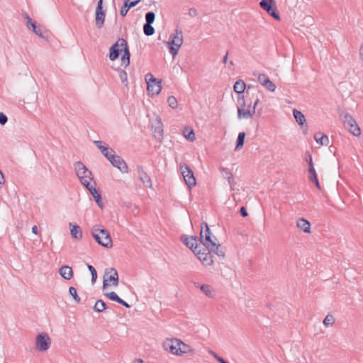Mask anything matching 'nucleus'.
Returning <instances> with one entry per match:
<instances>
[{
  "label": "nucleus",
  "instance_id": "obj_1",
  "mask_svg": "<svg viewBox=\"0 0 363 363\" xmlns=\"http://www.w3.org/2000/svg\"><path fill=\"white\" fill-rule=\"evenodd\" d=\"M199 239L202 240L204 247H209V249L218 257L222 258L225 257L224 252L220 249V245L218 243L217 238L212 235L206 222H203L201 224Z\"/></svg>",
  "mask_w": 363,
  "mask_h": 363
},
{
  "label": "nucleus",
  "instance_id": "obj_2",
  "mask_svg": "<svg viewBox=\"0 0 363 363\" xmlns=\"http://www.w3.org/2000/svg\"><path fill=\"white\" fill-rule=\"evenodd\" d=\"M121 52L123 55L121 57V65L128 67L130 64V52L126 40L119 38L110 48L109 59L112 61L117 59Z\"/></svg>",
  "mask_w": 363,
  "mask_h": 363
},
{
  "label": "nucleus",
  "instance_id": "obj_3",
  "mask_svg": "<svg viewBox=\"0 0 363 363\" xmlns=\"http://www.w3.org/2000/svg\"><path fill=\"white\" fill-rule=\"evenodd\" d=\"M91 235L96 241L103 247L111 248L113 246L110 233L104 228H99L96 225L91 228Z\"/></svg>",
  "mask_w": 363,
  "mask_h": 363
},
{
  "label": "nucleus",
  "instance_id": "obj_4",
  "mask_svg": "<svg viewBox=\"0 0 363 363\" xmlns=\"http://www.w3.org/2000/svg\"><path fill=\"white\" fill-rule=\"evenodd\" d=\"M183 33L181 30L177 29L175 32L171 34L169 40L168 41L169 52L173 57L176 56L179 50L183 44Z\"/></svg>",
  "mask_w": 363,
  "mask_h": 363
},
{
  "label": "nucleus",
  "instance_id": "obj_5",
  "mask_svg": "<svg viewBox=\"0 0 363 363\" xmlns=\"http://www.w3.org/2000/svg\"><path fill=\"white\" fill-rule=\"evenodd\" d=\"M344 127L353 135L359 136L361 130L354 118L348 113L341 115Z\"/></svg>",
  "mask_w": 363,
  "mask_h": 363
},
{
  "label": "nucleus",
  "instance_id": "obj_6",
  "mask_svg": "<svg viewBox=\"0 0 363 363\" xmlns=\"http://www.w3.org/2000/svg\"><path fill=\"white\" fill-rule=\"evenodd\" d=\"M211 252H213L209 247H203L199 250H194V253L204 266H211L214 262Z\"/></svg>",
  "mask_w": 363,
  "mask_h": 363
},
{
  "label": "nucleus",
  "instance_id": "obj_7",
  "mask_svg": "<svg viewBox=\"0 0 363 363\" xmlns=\"http://www.w3.org/2000/svg\"><path fill=\"white\" fill-rule=\"evenodd\" d=\"M108 282H111V284L114 286L118 285V274L116 269L114 268H109L105 270L103 280V289H106L107 286L110 285Z\"/></svg>",
  "mask_w": 363,
  "mask_h": 363
},
{
  "label": "nucleus",
  "instance_id": "obj_8",
  "mask_svg": "<svg viewBox=\"0 0 363 363\" xmlns=\"http://www.w3.org/2000/svg\"><path fill=\"white\" fill-rule=\"evenodd\" d=\"M145 80L147 84V91L152 95H158L162 90L161 81L157 80L150 73L145 76Z\"/></svg>",
  "mask_w": 363,
  "mask_h": 363
},
{
  "label": "nucleus",
  "instance_id": "obj_9",
  "mask_svg": "<svg viewBox=\"0 0 363 363\" xmlns=\"http://www.w3.org/2000/svg\"><path fill=\"white\" fill-rule=\"evenodd\" d=\"M51 345V340L45 333H39L35 337V347L40 352L48 350Z\"/></svg>",
  "mask_w": 363,
  "mask_h": 363
},
{
  "label": "nucleus",
  "instance_id": "obj_10",
  "mask_svg": "<svg viewBox=\"0 0 363 363\" xmlns=\"http://www.w3.org/2000/svg\"><path fill=\"white\" fill-rule=\"evenodd\" d=\"M259 6L274 18L278 21L280 20V16L277 11V6L274 0H262L259 2Z\"/></svg>",
  "mask_w": 363,
  "mask_h": 363
},
{
  "label": "nucleus",
  "instance_id": "obj_11",
  "mask_svg": "<svg viewBox=\"0 0 363 363\" xmlns=\"http://www.w3.org/2000/svg\"><path fill=\"white\" fill-rule=\"evenodd\" d=\"M238 103L240 106V107L238 108V117L239 119H241L242 118L247 119L252 117L255 115V107H252L251 108H249L248 109L244 108L245 106V101L243 96L238 97Z\"/></svg>",
  "mask_w": 363,
  "mask_h": 363
},
{
  "label": "nucleus",
  "instance_id": "obj_12",
  "mask_svg": "<svg viewBox=\"0 0 363 363\" xmlns=\"http://www.w3.org/2000/svg\"><path fill=\"white\" fill-rule=\"evenodd\" d=\"M180 169L182 171L184 179L189 188L191 189L194 187L196 182L193 171L191 169V168L184 164L180 165Z\"/></svg>",
  "mask_w": 363,
  "mask_h": 363
},
{
  "label": "nucleus",
  "instance_id": "obj_13",
  "mask_svg": "<svg viewBox=\"0 0 363 363\" xmlns=\"http://www.w3.org/2000/svg\"><path fill=\"white\" fill-rule=\"evenodd\" d=\"M180 340L177 338L167 339L163 342L164 349L172 354H179L178 345H179Z\"/></svg>",
  "mask_w": 363,
  "mask_h": 363
},
{
  "label": "nucleus",
  "instance_id": "obj_14",
  "mask_svg": "<svg viewBox=\"0 0 363 363\" xmlns=\"http://www.w3.org/2000/svg\"><path fill=\"white\" fill-rule=\"evenodd\" d=\"M103 0H99L96 9V16H95V22L96 26L98 28H101L104 26L106 13L103 11L102 8Z\"/></svg>",
  "mask_w": 363,
  "mask_h": 363
},
{
  "label": "nucleus",
  "instance_id": "obj_15",
  "mask_svg": "<svg viewBox=\"0 0 363 363\" xmlns=\"http://www.w3.org/2000/svg\"><path fill=\"white\" fill-rule=\"evenodd\" d=\"M183 242L193 252H194V250H199L204 247L202 240L198 237H186L183 240Z\"/></svg>",
  "mask_w": 363,
  "mask_h": 363
},
{
  "label": "nucleus",
  "instance_id": "obj_16",
  "mask_svg": "<svg viewBox=\"0 0 363 363\" xmlns=\"http://www.w3.org/2000/svg\"><path fill=\"white\" fill-rule=\"evenodd\" d=\"M137 172L138 179L143 185L147 188H152V185L151 179L142 166H137Z\"/></svg>",
  "mask_w": 363,
  "mask_h": 363
},
{
  "label": "nucleus",
  "instance_id": "obj_17",
  "mask_svg": "<svg viewBox=\"0 0 363 363\" xmlns=\"http://www.w3.org/2000/svg\"><path fill=\"white\" fill-rule=\"evenodd\" d=\"M258 82L270 91H274L277 86L273 83L265 74H259L257 77Z\"/></svg>",
  "mask_w": 363,
  "mask_h": 363
},
{
  "label": "nucleus",
  "instance_id": "obj_18",
  "mask_svg": "<svg viewBox=\"0 0 363 363\" xmlns=\"http://www.w3.org/2000/svg\"><path fill=\"white\" fill-rule=\"evenodd\" d=\"M152 130L154 137L160 140L163 137V125L160 118H157L152 125Z\"/></svg>",
  "mask_w": 363,
  "mask_h": 363
},
{
  "label": "nucleus",
  "instance_id": "obj_19",
  "mask_svg": "<svg viewBox=\"0 0 363 363\" xmlns=\"http://www.w3.org/2000/svg\"><path fill=\"white\" fill-rule=\"evenodd\" d=\"M110 162L113 167L118 168L121 172L127 173L128 172V167L127 164L119 155H116L115 157H113Z\"/></svg>",
  "mask_w": 363,
  "mask_h": 363
},
{
  "label": "nucleus",
  "instance_id": "obj_20",
  "mask_svg": "<svg viewBox=\"0 0 363 363\" xmlns=\"http://www.w3.org/2000/svg\"><path fill=\"white\" fill-rule=\"evenodd\" d=\"M74 167L76 174L79 179H81L82 177L87 176L86 174H91V172L82 162H75Z\"/></svg>",
  "mask_w": 363,
  "mask_h": 363
},
{
  "label": "nucleus",
  "instance_id": "obj_21",
  "mask_svg": "<svg viewBox=\"0 0 363 363\" xmlns=\"http://www.w3.org/2000/svg\"><path fill=\"white\" fill-rule=\"evenodd\" d=\"M296 227L305 233H310L311 225L308 220L305 218H300L296 220Z\"/></svg>",
  "mask_w": 363,
  "mask_h": 363
},
{
  "label": "nucleus",
  "instance_id": "obj_22",
  "mask_svg": "<svg viewBox=\"0 0 363 363\" xmlns=\"http://www.w3.org/2000/svg\"><path fill=\"white\" fill-rule=\"evenodd\" d=\"M178 349H179L178 356H182L184 354H194L196 353L195 350L192 347L186 344L181 340H180L179 345H178Z\"/></svg>",
  "mask_w": 363,
  "mask_h": 363
},
{
  "label": "nucleus",
  "instance_id": "obj_23",
  "mask_svg": "<svg viewBox=\"0 0 363 363\" xmlns=\"http://www.w3.org/2000/svg\"><path fill=\"white\" fill-rule=\"evenodd\" d=\"M140 1V0H125L123 6L120 10V14L122 16H125L127 14L128 10L130 8L135 6Z\"/></svg>",
  "mask_w": 363,
  "mask_h": 363
},
{
  "label": "nucleus",
  "instance_id": "obj_24",
  "mask_svg": "<svg viewBox=\"0 0 363 363\" xmlns=\"http://www.w3.org/2000/svg\"><path fill=\"white\" fill-rule=\"evenodd\" d=\"M59 274L63 279L66 280H69L73 277V270L72 267L67 265H65L60 268Z\"/></svg>",
  "mask_w": 363,
  "mask_h": 363
},
{
  "label": "nucleus",
  "instance_id": "obj_25",
  "mask_svg": "<svg viewBox=\"0 0 363 363\" xmlns=\"http://www.w3.org/2000/svg\"><path fill=\"white\" fill-rule=\"evenodd\" d=\"M220 170L222 172V176L225 179H228V183L230 185L231 190H234V188L233 186V184L234 183V177H233V174L231 172V171L230 169H228V168H225V167H222L220 168Z\"/></svg>",
  "mask_w": 363,
  "mask_h": 363
},
{
  "label": "nucleus",
  "instance_id": "obj_26",
  "mask_svg": "<svg viewBox=\"0 0 363 363\" xmlns=\"http://www.w3.org/2000/svg\"><path fill=\"white\" fill-rule=\"evenodd\" d=\"M70 233L72 238L75 239H82V231L81 228L77 225L69 223Z\"/></svg>",
  "mask_w": 363,
  "mask_h": 363
},
{
  "label": "nucleus",
  "instance_id": "obj_27",
  "mask_svg": "<svg viewBox=\"0 0 363 363\" xmlns=\"http://www.w3.org/2000/svg\"><path fill=\"white\" fill-rule=\"evenodd\" d=\"M87 189L89 191L90 194L94 197V199L95 201L96 202L97 205L99 206V207L102 208H103V202L101 200V196L100 194L99 193L98 190L93 186L88 187Z\"/></svg>",
  "mask_w": 363,
  "mask_h": 363
},
{
  "label": "nucleus",
  "instance_id": "obj_28",
  "mask_svg": "<svg viewBox=\"0 0 363 363\" xmlns=\"http://www.w3.org/2000/svg\"><path fill=\"white\" fill-rule=\"evenodd\" d=\"M314 139L316 143L320 144L321 145H328L329 144L328 137L321 133H315L314 135Z\"/></svg>",
  "mask_w": 363,
  "mask_h": 363
},
{
  "label": "nucleus",
  "instance_id": "obj_29",
  "mask_svg": "<svg viewBox=\"0 0 363 363\" xmlns=\"http://www.w3.org/2000/svg\"><path fill=\"white\" fill-rule=\"evenodd\" d=\"M293 115L299 125L303 126L306 123L305 116L300 111L294 109Z\"/></svg>",
  "mask_w": 363,
  "mask_h": 363
},
{
  "label": "nucleus",
  "instance_id": "obj_30",
  "mask_svg": "<svg viewBox=\"0 0 363 363\" xmlns=\"http://www.w3.org/2000/svg\"><path fill=\"white\" fill-rule=\"evenodd\" d=\"M306 161L308 162V172H309V179L313 177L314 175H317L315 170L313 167V163L312 160V156L309 152H306Z\"/></svg>",
  "mask_w": 363,
  "mask_h": 363
},
{
  "label": "nucleus",
  "instance_id": "obj_31",
  "mask_svg": "<svg viewBox=\"0 0 363 363\" xmlns=\"http://www.w3.org/2000/svg\"><path fill=\"white\" fill-rule=\"evenodd\" d=\"M201 291L208 297L213 298L215 296V291L213 287L208 284H203L200 286Z\"/></svg>",
  "mask_w": 363,
  "mask_h": 363
},
{
  "label": "nucleus",
  "instance_id": "obj_32",
  "mask_svg": "<svg viewBox=\"0 0 363 363\" xmlns=\"http://www.w3.org/2000/svg\"><path fill=\"white\" fill-rule=\"evenodd\" d=\"M245 86V83L242 80L239 79L235 83L233 89L235 92L242 94L244 92Z\"/></svg>",
  "mask_w": 363,
  "mask_h": 363
},
{
  "label": "nucleus",
  "instance_id": "obj_33",
  "mask_svg": "<svg viewBox=\"0 0 363 363\" xmlns=\"http://www.w3.org/2000/svg\"><path fill=\"white\" fill-rule=\"evenodd\" d=\"M94 144L96 145V147L101 150V153L104 155H107V151H109V148L107 145H105V143L101 140H95Z\"/></svg>",
  "mask_w": 363,
  "mask_h": 363
},
{
  "label": "nucleus",
  "instance_id": "obj_34",
  "mask_svg": "<svg viewBox=\"0 0 363 363\" xmlns=\"http://www.w3.org/2000/svg\"><path fill=\"white\" fill-rule=\"evenodd\" d=\"M106 304L102 300L96 301V302L95 303V305L94 306V310L98 313H101V312L104 311L106 310Z\"/></svg>",
  "mask_w": 363,
  "mask_h": 363
},
{
  "label": "nucleus",
  "instance_id": "obj_35",
  "mask_svg": "<svg viewBox=\"0 0 363 363\" xmlns=\"http://www.w3.org/2000/svg\"><path fill=\"white\" fill-rule=\"evenodd\" d=\"M184 137L190 141H194L196 139L195 134L194 130L189 128H185L184 130Z\"/></svg>",
  "mask_w": 363,
  "mask_h": 363
},
{
  "label": "nucleus",
  "instance_id": "obj_36",
  "mask_svg": "<svg viewBox=\"0 0 363 363\" xmlns=\"http://www.w3.org/2000/svg\"><path fill=\"white\" fill-rule=\"evenodd\" d=\"M245 138V133L244 132H241L238 134L237 141H236V147L235 150H240L242 147Z\"/></svg>",
  "mask_w": 363,
  "mask_h": 363
},
{
  "label": "nucleus",
  "instance_id": "obj_37",
  "mask_svg": "<svg viewBox=\"0 0 363 363\" xmlns=\"http://www.w3.org/2000/svg\"><path fill=\"white\" fill-rule=\"evenodd\" d=\"M32 30L39 37L45 38L46 31L43 30V28L40 26H37L36 25H33Z\"/></svg>",
  "mask_w": 363,
  "mask_h": 363
},
{
  "label": "nucleus",
  "instance_id": "obj_38",
  "mask_svg": "<svg viewBox=\"0 0 363 363\" xmlns=\"http://www.w3.org/2000/svg\"><path fill=\"white\" fill-rule=\"evenodd\" d=\"M87 176L82 177L81 179H79L82 184H83L84 186H86V189L88 187L92 186V185L90 184V182L93 180V178L91 177V174H86Z\"/></svg>",
  "mask_w": 363,
  "mask_h": 363
},
{
  "label": "nucleus",
  "instance_id": "obj_39",
  "mask_svg": "<svg viewBox=\"0 0 363 363\" xmlns=\"http://www.w3.org/2000/svg\"><path fill=\"white\" fill-rule=\"evenodd\" d=\"M335 320L334 316L331 314H328L324 318L323 323L325 327H329V326L333 325L335 323Z\"/></svg>",
  "mask_w": 363,
  "mask_h": 363
},
{
  "label": "nucleus",
  "instance_id": "obj_40",
  "mask_svg": "<svg viewBox=\"0 0 363 363\" xmlns=\"http://www.w3.org/2000/svg\"><path fill=\"white\" fill-rule=\"evenodd\" d=\"M143 31L146 35L150 36L155 33V28L151 26V24L145 23L143 26Z\"/></svg>",
  "mask_w": 363,
  "mask_h": 363
},
{
  "label": "nucleus",
  "instance_id": "obj_41",
  "mask_svg": "<svg viewBox=\"0 0 363 363\" xmlns=\"http://www.w3.org/2000/svg\"><path fill=\"white\" fill-rule=\"evenodd\" d=\"M69 294L73 297L74 300L77 303H80L81 298L78 296L77 289L74 287L70 286L69 289Z\"/></svg>",
  "mask_w": 363,
  "mask_h": 363
},
{
  "label": "nucleus",
  "instance_id": "obj_42",
  "mask_svg": "<svg viewBox=\"0 0 363 363\" xmlns=\"http://www.w3.org/2000/svg\"><path fill=\"white\" fill-rule=\"evenodd\" d=\"M155 18V14L154 12H152V11L147 12L145 14V20H146L145 23L152 24L154 22Z\"/></svg>",
  "mask_w": 363,
  "mask_h": 363
},
{
  "label": "nucleus",
  "instance_id": "obj_43",
  "mask_svg": "<svg viewBox=\"0 0 363 363\" xmlns=\"http://www.w3.org/2000/svg\"><path fill=\"white\" fill-rule=\"evenodd\" d=\"M119 77L122 82L123 84H125V86L128 85V74L127 73L122 69H120L119 71Z\"/></svg>",
  "mask_w": 363,
  "mask_h": 363
},
{
  "label": "nucleus",
  "instance_id": "obj_44",
  "mask_svg": "<svg viewBox=\"0 0 363 363\" xmlns=\"http://www.w3.org/2000/svg\"><path fill=\"white\" fill-rule=\"evenodd\" d=\"M169 106L172 108L177 107V100L174 96H170L167 99Z\"/></svg>",
  "mask_w": 363,
  "mask_h": 363
},
{
  "label": "nucleus",
  "instance_id": "obj_45",
  "mask_svg": "<svg viewBox=\"0 0 363 363\" xmlns=\"http://www.w3.org/2000/svg\"><path fill=\"white\" fill-rule=\"evenodd\" d=\"M105 296L111 299V301L118 302L120 300V297L113 291L106 293Z\"/></svg>",
  "mask_w": 363,
  "mask_h": 363
},
{
  "label": "nucleus",
  "instance_id": "obj_46",
  "mask_svg": "<svg viewBox=\"0 0 363 363\" xmlns=\"http://www.w3.org/2000/svg\"><path fill=\"white\" fill-rule=\"evenodd\" d=\"M88 269L91 274V281L94 283L97 278V273L95 268L91 265H88Z\"/></svg>",
  "mask_w": 363,
  "mask_h": 363
},
{
  "label": "nucleus",
  "instance_id": "obj_47",
  "mask_svg": "<svg viewBox=\"0 0 363 363\" xmlns=\"http://www.w3.org/2000/svg\"><path fill=\"white\" fill-rule=\"evenodd\" d=\"M24 17L26 19V25L28 28L31 29L33 28V25H36L35 21H33L31 18L27 14L24 13Z\"/></svg>",
  "mask_w": 363,
  "mask_h": 363
},
{
  "label": "nucleus",
  "instance_id": "obj_48",
  "mask_svg": "<svg viewBox=\"0 0 363 363\" xmlns=\"http://www.w3.org/2000/svg\"><path fill=\"white\" fill-rule=\"evenodd\" d=\"M109 151H107V155H104L109 162H111V160H112V158H113V157H115L116 155L115 154V151L113 150V149L112 148H109Z\"/></svg>",
  "mask_w": 363,
  "mask_h": 363
},
{
  "label": "nucleus",
  "instance_id": "obj_49",
  "mask_svg": "<svg viewBox=\"0 0 363 363\" xmlns=\"http://www.w3.org/2000/svg\"><path fill=\"white\" fill-rule=\"evenodd\" d=\"M210 353L220 362V363H228L223 358L218 356L216 352L213 351H211Z\"/></svg>",
  "mask_w": 363,
  "mask_h": 363
},
{
  "label": "nucleus",
  "instance_id": "obj_50",
  "mask_svg": "<svg viewBox=\"0 0 363 363\" xmlns=\"http://www.w3.org/2000/svg\"><path fill=\"white\" fill-rule=\"evenodd\" d=\"M309 180L311 182H313L318 189H320V186L317 175H314L313 177L310 178Z\"/></svg>",
  "mask_w": 363,
  "mask_h": 363
},
{
  "label": "nucleus",
  "instance_id": "obj_51",
  "mask_svg": "<svg viewBox=\"0 0 363 363\" xmlns=\"http://www.w3.org/2000/svg\"><path fill=\"white\" fill-rule=\"evenodd\" d=\"M8 121L7 116L3 113L0 112V124L4 125Z\"/></svg>",
  "mask_w": 363,
  "mask_h": 363
},
{
  "label": "nucleus",
  "instance_id": "obj_52",
  "mask_svg": "<svg viewBox=\"0 0 363 363\" xmlns=\"http://www.w3.org/2000/svg\"><path fill=\"white\" fill-rule=\"evenodd\" d=\"M189 15L191 17H195L197 16V11L196 9L194 8H191L189 10Z\"/></svg>",
  "mask_w": 363,
  "mask_h": 363
},
{
  "label": "nucleus",
  "instance_id": "obj_53",
  "mask_svg": "<svg viewBox=\"0 0 363 363\" xmlns=\"http://www.w3.org/2000/svg\"><path fill=\"white\" fill-rule=\"evenodd\" d=\"M240 212L243 217H246L248 215L246 208L243 206L240 208Z\"/></svg>",
  "mask_w": 363,
  "mask_h": 363
},
{
  "label": "nucleus",
  "instance_id": "obj_54",
  "mask_svg": "<svg viewBox=\"0 0 363 363\" xmlns=\"http://www.w3.org/2000/svg\"><path fill=\"white\" fill-rule=\"evenodd\" d=\"M117 303H120V304L123 305V306H125V308H129L130 307V306L127 302H125V301H123V299H121V298H120L119 301H118Z\"/></svg>",
  "mask_w": 363,
  "mask_h": 363
},
{
  "label": "nucleus",
  "instance_id": "obj_55",
  "mask_svg": "<svg viewBox=\"0 0 363 363\" xmlns=\"http://www.w3.org/2000/svg\"><path fill=\"white\" fill-rule=\"evenodd\" d=\"M359 57L361 60H363V45L361 46L359 49Z\"/></svg>",
  "mask_w": 363,
  "mask_h": 363
},
{
  "label": "nucleus",
  "instance_id": "obj_56",
  "mask_svg": "<svg viewBox=\"0 0 363 363\" xmlns=\"http://www.w3.org/2000/svg\"><path fill=\"white\" fill-rule=\"evenodd\" d=\"M32 232H33L34 234H35V235H37V234H38V228H37V226H36V225L33 226V228H32Z\"/></svg>",
  "mask_w": 363,
  "mask_h": 363
},
{
  "label": "nucleus",
  "instance_id": "obj_57",
  "mask_svg": "<svg viewBox=\"0 0 363 363\" xmlns=\"http://www.w3.org/2000/svg\"><path fill=\"white\" fill-rule=\"evenodd\" d=\"M228 52L226 53V55L223 57V62L224 64L227 63V61H228Z\"/></svg>",
  "mask_w": 363,
  "mask_h": 363
},
{
  "label": "nucleus",
  "instance_id": "obj_58",
  "mask_svg": "<svg viewBox=\"0 0 363 363\" xmlns=\"http://www.w3.org/2000/svg\"><path fill=\"white\" fill-rule=\"evenodd\" d=\"M259 103V99L257 98L254 103V105L252 106V107H255V110L256 109V107Z\"/></svg>",
  "mask_w": 363,
  "mask_h": 363
},
{
  "label": "nucleus",
  "instance_id": "obj_59",
  "mask_svg": "<svg viewBox=\"0 0 363 363\" xmlns=\"http://www.w3.org/2000/svg\"><path fill=\"white\" fill-rule=\"evenodd\" d=\"M134 363H144L143 359H136L135 361H134Z\"/></svg>",
  "mask_w": 363,
  "mask_h": 363
},
{
  "label": "nucleus",
  "instance_id": "obj_60",
  "mask_svg": "<svg viewBox=\"0 0 363 363\" xmlns=\"http://www.w3.org/2000/svg\"><path fill=\"white\" fill-rule=\"evenodd\" d=\"M230 65H234V64H233V61H230Z\"/></svg>",
  "mask_w": 363,
  "mask_h": 363
}]
</instances>
